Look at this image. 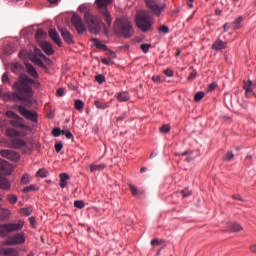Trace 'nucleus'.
Listing matches in <instances>:
<instances>
[{
    "label": "nucleus",
    "instance_id": "obj_63",
    "mask_svg": "<svg viewBox=\"0 0 256 256\" xmlns=\"http://www.w3.org/2000/svg\"><path fill=\"white\" fill-rule=\"evenodd\" d=\"M187 5L190 9H193V0H187Z\"/></svg>",
    "mask_w": 256,
    "mask_h": 256
},
{
    "label": "nucleus",
    "instance_id": "obj_47",
    "mask_svg": "<svg viewBox=\"0 0 256 256\" xmlns=\"http://www.w3.org/2000/svg\"><path fill=\"white\" fill-rule=\"evenodd\" d=\"M104 51H106V55H107L110 59H115V57H116L115 52H113V51L110 50L109 48H107V50H104Z\"/></svg>",
    "mask_w": 256,
    "mask_h": 256
},
{
    "label": "nucleus",
    "instance_id": "obj_35",
    "mask_svg": "<svg viewBox=\"0 0 256 256\" xmlns=\"http://www.w3.org/2000/svg\"><path fill=\"white\" fill-rule=\"evenodd\" d=\"M0 253H4V255H13V253H15V249H13V248L1 249L0 248Z\"/></svg>",
    "mask_w": 256,
    "mask_h": 256
},
{
    "label": "nucleus",
    "instance_id": "obj_2",
    "mask_svg": "<svg viewBox=\"0 0 256 256\" xmlns=\"http://www.w3.org/2000/svg\"><path fill=\"white\" fill-rule=\"evenodd\" d=\"M135 23L142 33H147V31H151L154 20L149 11L139 10L136 12Z\"/></svg>",
    "mask_w": 256,
    "mask_h": 256
},
{
    "label": "nucleus",
    "instance_id": "obj_25",
    "mask_svg": "<svg viewBox=\"0 0 256 256\" xmlns=\"http://www.w3.org/2000/svg\"><path fill=\"white\" fill-rule=\"evenodd\" d=\"M105 167H107V165H105L104 163L92 164V165H90V171H91V173H95V171H103V169H105Z\"/></svg>",
    "mask_w": 256,
    "mask_h": 256
},
{
    "label": "nucleus",
    "instance_id": "obj_32",
    "mask_svg": "<svg viewBox=\"0 0 256 256\" xmlns=\"http://www.w3.org/2000/svg\"><path fill=\"white\" fill-rule=\"evenodd\" d=\"M20 213L22 215H25L26 217H29V215H31V213H33V209L32 208H22V209H20Z\"/></svg>",
    "mask_w": 256,
    "mask_h": 256
},
{
    "label": "nucleus",
    "instance_id": "obj_15",
    "mask_svg": "<svg viewBox=\"0 0 256 256\" xmlns=\"http://www.w3.org/2000/svg\"><path fill=\"white\" fill-rule=\"evenodd\" d=\"M48 35L50 39H52V41L58 45V47H61V37L59 36V33H57V30L50 29Z\"/></svg>",
    "mask_w": 256,
    "mask_h": 256
},
{
    "label": "nucleus",
    "instance_id": "obj_22",
    "mask_svg": "<svg viewBox=\"0 0 256 256\" xmlns=\"http://www.w3.org/2000/svg\"><path fill=\"white\" fill-rule=\"evenodd\" d=\"M59 177H60L59 185H60L61 189H65V187H67V181H69V179H70L69 174L61 173L59 175Z\"/></svg>",
    "mask_w": 256,
    "mask_h": 256
},
{
    "label": "nucleus",
    "instance_id": "obj_13",
    "mask_svg": "<svg viewBox=\"0 0 256 256\" xmlns=\"http://www.w3.org/2000/svg\"><path fill=\"white\" fill-rule=\"evenodd\" d=\"M12 171L13 168L11 167V164L3 159H0V173L2 175H11Z\"/></svg>",
    "mask_w": 256,
    "mask_h": 256
},
{
    "label": "nucleus",
    "instance_id": "obj_39",
    "mask_svg": "<svg viewBox=\"0 0 256 256\" xmlns=\"http://www.w3.org/2000/svg\"><path fill=\"white\" fill-rule=\"evenodd\" d=\"M140 49L143 53H149V49H151V44H142L140 45Z\"/></svg>",
    "mask_w": 256,
    "mask_h": 256
},
{
    "label": "nucleus",
    "instance_id": "obj_37",
    "mask_svg": "<svg viewBox=\"0 0 256 256\" xmlns=\"http://www.w3.org/2000/svg\"><path fill=\"white\" fill-rule=\"evenodd\" d=\"M171 131L170 124H164L161 126V133H169Z\"/></svg>",
    "mask_w": 256,
    "mask_h": 256
},
{
    "label": "nucleus",
    "instance_id": "obj_54",
    "mask_svg": "<svg viewBox=\"0 0 256 256\" xmlns=\"http://www.w3.org/2000/svg\"><path fill=\"white\" fill-rule=\"evenodd\" d=\"M34 53L35 55H38V57H45V54H43V52L39 48H35Z\"/></svg>",
    "mask_w": 256,
    "mask_h": 256
},
{
    "label": "nucleus",
    "instance_id": "obj_28",
    "mask_svg": "<svg viewBox=\"0 0 256 256\" xmlns=\"http://www.w3.org/2000/svg\"><path fill=\"white\" fill-rule=\"evenodd\" d=\"M34 63L38 65V67H41V69H44V71H49V68L46 67V65L41 61L40 58L35 57L33 59Z\"/></svg>",
    "mask_w": 256,
    "mask_h": 256
},
{
    "label": "nucleus",
    "instance_id": "obj_14",
    "mask_svg": "<svg viewBox=\"0 0 256 256\" xmlns=\"http://www.w3.org/2000/svg\"><path fill=\"white\" fill-rule=\"evenodd\" d=\"M59 31L65 41V43H68V45L73 44V35H71V32L67 30V28H59Z\"/></svg>",
    "mask_w": 256,
    "mask_h": 256
},
{
    "label": "nucleus",
    "instance_id": "obj_44",
    "mask_svg": "<svg viewBox=\"0 0 256 256\" xmlns=\"http://www.w3.org/2000/svg\"><path fill=\"white\" fill-rule=\"evenodd\" d=\"M62 135H65L66 139H73V133L69 130H62Z\"/></svg>",
    "mask_w": 256,
    "mask_h": 256
},
{
    "label": "nucleus",
    "instance_id": "obj_19",
    "mask_svg": "<svg viewBox=\"0 0 256 256\" xmlns=\"http://www.w3.org/2000/svg\"><path fill=\"white\" fill-rule=\"evenodd\" d=\"M25 67L30 77H32L33 79H39V74L37 73V70L33 65H31L30 63H25Z\"/></svg>",
    "mask_w": 256,
    "mask_h": 256
},
{
    "label": "nucleus",
    "instance_id": "obj_36",
    "mask_svg": "<svg viewBox=\"0 0 256 256\" xmlns=\"http://www.w3.org/2000/svg\"><path fill=\"white\" fill-rule=\"evenodd\" d=\"M205 97V92H197L194 96V101L199 102Z\"/></svg>",
    "mask_w": 256,
    "mask_h": 256
},
{
    "label": "nucleus",
    "instance_id": "obj_1",
    "mask_svg": "<svg viewBox=\"0 0 256 256\" xmlns=\"http://www.w3.org/2000/svg\"><path fill=\"white\" fill-rule=\"evenodd\" d=\"M35 81L26 74L19 76V81L14 82L12 88L14 92H6L3 95L4 101H22L26 106L33 105V88L29 85H33Z\"/></svg>",
    "mask_w": 256,
    "mask_h": 256
},
{
    "label": "nucleus",
    "instance_id": "obj_21",
    "mask_svg": "<svg viewBox=\"0 0 256 256\" xmlns=\"http://www.w3.org/2000/svg\"><path fill=\"white\" fill-rule=\"evenodd\" d=\"M41 47L46 55H53V53H55V50H53V46H51L49 42H42Z\"/></svg>",
    "mask_w": 256,
    "mask_h": 256
},
{
    "label": "nucleus",
    "instance_id": "obj_33",
    "mask_svg": "<svg viewBox=\"0 0 256 256\" xmlns=\"http://www.w3.org/2000/svg\"><path fill=\"white\" fill-rule=\"evenodd\" d=\"M74 105H75V109H77V111H81L83 109V107H85V103H83V101H81V100H76Z\"/></svg>",
    "mask_w": 256,
    "mask_h": 256
},
{
    "label": "nucleus",
    "instance_id": "obj_5",
    "mask_svg": "<svg viewBox=\"0 0 256 256\" xmlns=\"http://www.w3.org/2000/svg\"><path fill=\"white\" fill-rule=\"evenodd\" d=\"M7 137H13L8 141V147H11L12 149H21L22 147H25L27 145V142L25 140L19 138V131L13 128H8L6 130Z\"/></svg>",
    "mask_w": 256,
    "mask_h": 256
},
{
    "label": "nucleus",
    "instance_id": "obj_10",
    "mask_svg": "<svg viewBox=\"0 0 256 256\" xmlns=\"http://www.w3.org/2000/svg\"><path fill=\"white\" fill-rule=\"evenodd\" d=\"M25 243V233L20 232L10 236L6 240V245H23Z\"/></svg>",
    "mask_w": 256,
    "mask_h": 256
},
{
    "label": "nucleus",
    "instance_id": "obj_8",
    "mask_svg": "<svg viewBox=\"0 0 256 256\" xmlns=\"http://www.w3.org/2000/svg\"><path fill=\"white\" fill-rule=\"evenodd\" d=\"M71 23H72L73 27H75L78 35H83V33H85V31H87V28L85 27V24L83 23V19H81L79 15L74 14L71 17Z\"/></svg>",
    "mask_w": 256,
    "mask_h": 256
},
{
    "label": "nucleus",
    "instance_id": "obj_29",
    "mask_svg": "<svg viewBox=\"0 0 256 256\" xmlns=\"http://www.w3.org/2000/svg\"><path fill=\"white\" fill-rule=\"evenodd\" d=\"M44 37H47L45 31L43 29H38L35 34V38L37 39V41H39V39H44Z\"/></svg>",
    "mask_w": 256,
    "mask_h": 256
},
{
    "label": "nucleus",
    "instance_id": "obj_45",
    "mask_svg": "<svg viewBox=\"0 0 256 256\" xmlns=\"http://www.w3.org/2000/svg\"><path fill=\"white\" fill-rule=\"evenodd\" d=\"M95 79L97 81V83H105V76L103 74H99L97 76H95Z\"/></svg>",
    "mask_w": 256,
    "mask_h": 256
},
{
    "label": "nucleus",
    "instance_id": "obj_7",
    "mask_svg": "<svg viewBox=\"0 0 256 256\" xmlns=\"http://www.w3.org/2000/svg\"><path fill=\"white\" fill-rule=\"evenodd\" d=\"M23 225H25V221L19 220L17 223H9L0 225V235H7L9 233H13V231H21L23 229Z\"/></svg>",
    "mask_w": 256,
    "mask_h": 256
},
{
    "label": "nucleus",
    "instance_id": "obj_50",
    "mask_svg": "<svg viewBox=\"0 0 256 256\" xmlns=\"http://www.w3.org/2000/svg\"><path fill=\"white\" fill-rule=\"evenodd\" d=\"M164 75L166 77H173L174 73L173 71L171 70V68H167L166 70H164Z\"/></svg>",
    "mask_w": 256,
    "mask_h": 256
},
{
    "label": "nucleus",
    "instance_id": "obj_56",
    "mask_svg": "<svg viewBox=\"0 0 256 256\" xmlns=\"http://www.w3.org/2000/svg\"><path fill=\"white\" fill-rule=\"evenodd\" d=\"M183 197H189L191 195V190L185 189L181 191Z\"/></svg>",
    "mask_w": 256,
    "mask_h": 256
},
{
    "label": "nucleus",
    "instance_id": "obj_26",
    "mask_svg": "<svg viewBox=\"0 0 256 256\" xmlns=\"http://www.w3.org/2000/svg\"><path fill=\"white\" fill-rule=\"evenodd\" d=\"M94 105L97 109H102V110L109 109V103L108 102H101L99 100H96L94 102Z\"/></svg>",
    "mask_w": 256,
    "mask_h": 256
},
{
    "label": "nucleus",
    "instance_id": "obj_18",
    "mask_svg": "<svg viewBox=\"0 0 256 256\" xmlns=\"http://www.w3.org/2000/svg\"><path fill=\"white\" fill-rule=\"evenodd\" d=\"M212 49L214 51H221L223 49H227V42L221 40V39H217L213 45H212Z\"/></svg>",
    "mask_w": 256,
    "mask_h": 256
},
{
    "label": "nucleus",
    "instance_id": "obj_61",
    "mask_svg": "<svg viewBox=\"0 0 256 256\" xmlns=\"http://www.w3.org/2000/svg\"><path fill=\"white\" fill-rule=\"evenodd\" d=\"M43 59L47 65H53V61L51 59L47 58L46 56H44Z\"/></svg>",
    "mask_w": 256,
    "mask_h": 256
},
{
    "label": "nucleus",
    "instance_id": "obj_38",
    "mask_svg": "<svg viewBox=\"0 0 256 256\" xmlns=\"http://www.w3.org/2000/svg\"><path fill=\"white\" fill-rule=\"evenodd\" d=\"M0 201H3L2 196H0ZM3 215H9V210L0 208V219H3Z\"/></svg>",
    "mask_w": 256,
    "mask_h": 256
},
{
    "label": "nucleus",
    "instance_id": "obj_51",
    "mask_svg": "<svg viewBox=\"0 0 256 256\" xmlns=\"http://www.w3.org/2000/svg\"><path fill=\"white\" fill-rule=\"evenodd\" d=\"M56 95L58 97H63L65 95V89L64 88H58L56 91Z\"/></svg>",
    "mask_w": 256,
    "mask_h": 256
},
{
    "label": "nucleus",
    "instance_id": "obj_57",
    "mask_svg": "<svg viewBox=\"0 0 256 256\" xmlns=\"http://www.w3.org/2000/svg\"><path fill=\"white\" fill-rule=\"evenodd\" d=\"M161 33H169V27L166 25H161Z\"/></svg>",
    "mask_w": 256,
    "mask_h": 256
},
{
    "label": "nucleus",
    "instance_id": "obj_42",
    "mask_svg": "<svg viewBox=\"0 0 256 256\" xmlns=\"http://www.w3.org/2000/svg\"><path fill=\"white\" fill-rule=\"evenodd\" d=\"M6 117H10L11 119H19V115H17L13 111H7L6 112Z\"/></svg>",
    "mask_w": 256,
    "mask_h": 256
},
{
    "label": "nucleus",
    "instance_id": "obj_12",
    "mask_svg": "<svg viewBox=\"0 0 256 256\" xmlns=\"http://www.w3.org/2000/svg\"><path fill=\"white\" fill-rule=\"evenodd\" d=\"M0 155L5 159H9L10 161H19L20 159L19 153L13 150H1Z\"/></svg>",
    "mask_w": 256,
    "mask_h": 256
},
{
    "label": "nucleus",
    "instance_id": "obj_58",
    "mask_svg": "<svg viewBox=\"0 0 256 256\" xmlns=\"http://www.w3.org/2000/svg\"><path fill=\"white\" fill-rule=\"evenodd\" d=\"M101 63H103V65H111V58L110 59L102 58Z\"/></svg>",
    "mask_w": 256,
    "mask_h": 256
},
{
    "label": "nucleus",
    "instance_id": "obj_20",
    "mask_svg": "<svg viewBox=\"0 0 256 256\" xmlns=\"http://www.w3.org/2000/svg\"><path fill=\"white\" fill-rule=\"evenodd\" d=\"M0 189L3 191H9L11 189V182L3 176H0Z\"/></svg>",
    "mask_w": 256,
    "mask_h": 256
},
{
    "label": "nucleus",
    "instance_id": "obj_9",
    "mask_svg": "<svg viewBox=\"0 0 256 256\" xmlns=\"http://www.w3.org/2000/svg\"><path fill=\"white\" fill-rule=\"evenodd\" d=\"M17 110L19 111L22 117L28 119V121H32V123H37V112H31V110H27L24 106H17Z\"/></svg>",
    "mask_w": 256,
    "mask_h": 256
},
{
    "label": "nucleus",
    "instance_id": "obj_30",
    "mask_svg": "<svg viewBox=\"0 0 256 256\" xmlns=\"http://www.w3.org/2000/svg\"><path fill=\"white\" fill-rule=\"evenodd\" d=\"M17 195L10 194L7 196V201L10 203V205H15L17 203Z\"/></svg>",
    "mask_w": 256,
    "mask_h": 256
},
{
    "label": "nucleus",
    "instance_id": "obj_17",
    "mask_svg": "<svg viewBox=\"0 0 256 256\" xmlns=\"http://www.w3.org/2000/svg\"><path fill=\"white\" fill-rule=\"evenodd\" d=\"M255 87H256L255 82H253L251 80L244 82V89H245L246 97H249V95H251V93H253V89H255Z\"/></svg>",
    "mask_w": 256,
    "mask_h": 256
},
{
    "label": "nucleus",
    "instance_id": "obj_23",
    "mask_svg": "<svg viewBox=\"0 0 256 256\" xmlns=\"http://www.w3.org/2000/svg\"><path fill=\"white\" fill-rule=\"evenodd\" d=\"M227 231H234V232L243 231V227L240 226L239 223L230 222V223H228V229H227Z\"/></svg>",
    "mask_w": 256,
    "mask_h": 256
},
{
    "label": "nucleus",
    "instance_id": "obj_60",
    "mask_svg": "<svg viewBox=\"0 0 256 256\" xmlns=\"http://www.w3.org/2000/svg\"><path fill=\"white\" fill-rule=\"evenodd\" d=\"M2 81H3V83H7V81H9V75H7V73L3 74Z\"/></svg>",
    "mask_w": 256,
    "mask_h": 256
},
{
    "label": "nucleus",
    "instance_id": "obj_52",
    "mask_svg": "<svg viewBox=\"0 0 256 256\" xmlns=\"http://www.w3.org/2000/svg\"><path fill=\"white\" fill-rule=\"evenodd\" d=\"M19 69H23V66H22L20 63H15V64L13 65L12 71H13V72L19 71Z\"/></svg>",
    "mask_w": 256,
    "mask_h": 256
},
{
    "label": "nucleus",
    "instance_id": "obj_59",
    "mask_svg": "<svg viewBox=\"0 0 256 256\" xmlns=\"http://www.w3.org/2000/svg\"><path fill=\"white\" fill-rule=\"evenodd\" d=\"M223 27L225 32L229 31V29H233V26L231 23H225Z\"/></svg>",
    "mask_w": 256,
    "mask_h": 256
},
{
    "label": "nucleus",
    "instance_id": "obj_48",
    "mask_svg": "<svg viewBox=\"0 0 256 256\" xmlns=\"http://www.w3.org/2000/svg\"><path fill=\"white\" fill-rule=\"evenodd\" d=\"M61 133H63V131H61V128H54L52 130V135H54V137H59Z\"/></svg>",
    "mask_w": 256,
    "mask_h": 256
},
{
    "label": "nucleus",
    "instance_id": "obj_55",
    "mask_svg": "<svg viewBox=\"0 0 256 256\" xmlns=\"http://www.w3.org/2000/svg\"><path fill=\"white\" fill-rule=\"evenodd\" d=\"M29 222H30L31 227L35 228V226L37 225V221L35 220V217H33V216H31L29 218Z\"/></svg>",
    "mask_w": 256,
    "mask_h": 256
},
{
    "label": "nucleus",
    "instance_id": "obj_3",
    "mask_svg": "<svg viewBox=\"0 0 256 256\" xmlns=\"http://www.w3.org/2000/svg\"><path fill=\"white\" fill-rule=\"evenodd\" d=\"M84 20L88 26V31H90L94 35L101 33V29H103V27L105 29V33H109L107 29H109L111 26H108V25L105 26L103 21H101V18H99L98 16H94L89 12H85Z\"/></svg>",
    "mask_w": 256,
    "mask_h": 256
},
{
    "label": "nucleus",
    "instance_id": "obj_64",
    "mask_svg": "<svg viewBox=\"0 0 256 256\" xmlns=\"http://www.w3.org/2000/svg\"><path fill=\"white\" fill-rule=\"evenodd\" d=\"M250 251H252V253H256V244L250 247Z\"/></svg>",
    "mask_w": 256,
    "mask_h": 256
},
{
    "label": "nucleus",
    "instance_id": "obj_53",
    "mask_svg": "<svg viewBox=\"0 0 256 256\" xmlns=\"http://www.w3.org/2000/svg\"><path fill=\"white\" fill-rule=\"evenodd\" d=\"M21 183H23L24 185H27V183H29V175H23L22 179H21Z\"/></svg>",
    "mask_w": 256,
    "mask_h": 256
},
{
    "label": "nucleus",
    "instance_id": "obj_4",
    "mask_svg": "<svg viewBox=\"0 0 256 256\" xmlns=\"http://www.w3.org/2000/svg\"><path fill=\"white\" fill-rule=\"evenodd\" d=\"M115 29L117 33H120L126 39L133 37V26L131 25V21H129L126 17L118 18L115 22Z\"/></svg>",
    "mask_w": 256,
    "mask_h": 256
},
{
    "label": "nucleus",
    "instance_id": "obj_43",
    "mask_svg": "<svg viewBox=\"0 0 256 256\" xmlns=\"http://www.w3.org/2000/svg\"><path fill=\"white\" fill-rule=\"evenodd\" d=\"M235 157V154H233L231 151L227 152L224 161H232V159Z\"/></svg>",
    "mask_w": 256,
    "mask_h": 256
},
{
    "label": "nucleus",
    "instance_id": "obj_34",
    "mask_svg": "<svg viewBox=\"0 0 256 256\" xmlns=\"http://www.w3.org/2000/svg\"><path fill=\"white\" fill-rule=\"evenodd\" d=\"M74 207H76V209H83L85 207V202L83 200H76L74 201Z\"/></svg>",
    "mask_w": 256,
    "mask_h": 256
},
{
    "label": "nucleus",
    "instance_id": "obj_46",
    "mask_svg": "<svg viewBox=\"0 0 256 256\" xmlns=\"http://www.w3.org/2000/svg\"><path fill=\"white\" fill-rule=\"evenodd\" d=\"M36 189H37V187L35 185H30L23 189V193H29L31 191H35Z\"/></svg>",
    "mask_w": 256,
    "mask_h": 256
},
{
    "label": "nucleus",
    "instance_id": "obj_11",
    "mask_svg": "<svg viewBox=\"0 0 256 256\" xmlns=\"http://www.w3.org/2000/svg\"><path fill=\"white\" fill-rule=\"evenodd\" d=\"M146 7L151 11V13H154V15H161V7L159 6V3L155 0H145Z\"/></svg>",
    "mask_w": 256,
    "mask_h": 256
},
{
    "label": "nucleus",
    "instance_id": "obj_31",
    "mask_svg": "<svg viewBox=\"0 0 256 256\" xmlns=\"http://www.w3.org/2000/svg\"><path fill=\"white\" fill-rule=\"evenodd\" d=\"M49 175V172L45 169H40L36 172V177H42L45 178Z\"/></svg>",
    "mask_w": 256,
    "mask_h": 256
},
{
    "label": "nucleus",
    "instance_id": "obj_24",
    "mask_svg": "<svg viewBox=\"0 0 256 256\" xmlns=\"http://www.w3.org/2000/svg\"><path fill=\"white\" fill-rule=\"evenodd\" d=\"M91 41L96 46V49H101L102 51H107V45L101 43V41H99V39L92 38Z\"/></svg>",
    "mask_w": 256,
    "mask_h": 256
},
{
    "label": "nucleus",
    "instance_id": "obj_62",
    "mask_svg": "<svg viewBox=\"0 0 256 256\" xmlns=\"http://www.w3.org/2000/svg\"><path fill=\"white\" fill-rule=\"evenodd\" d=\"M151 245L154 247V245H159V239H154L151 241Z\"/></svg>",
    "mask_w": 256,
    "mask_h": 256
},
{
    "label": "nucleus",
    "instance_id": "obj_40",
    "mask_svg": "<svg viewBox=\"0 0 256 256\" xmlns=\"http://www.w3.org/2000/svg\"><path fill=\"white\" fill-rule=\"evenodd\" d=\"M129 189H130L133 197H137L139 195V190H137V187L130 185Z\"/></svg>",
    "mask_w": 256,
    "mask_h": 256
},
{
    "label": "nucleus",
    "instance_id": "obj_16",
    "mask_svg": "<svg viewBox=\"0 0 256 256\" xmlns=\"http://www.w3.org/2000/svg\"><path fill=\"white\" fill-rule=\"evenodd\" d=\"M116 98L120 103H127L131 99V94L127 91L118 92Z\"/></svg>",
    "mask_w": 256,
    "mask_h": 256
},
{
    "label": "nucleus",
    "instance_id": "obj_49",
    "mask_svg": "<svg viewBox=\"0 0 256 256\" xmlns=\"http://www.w3.org/2000/svg\"><path fill=\"white\" fill-rule=\"evenodd\" d=\"M61 149H63V143L58 142L55 144V151L56 153H61Z\"/></svg>",
    "mask_w": 256,
    "mask_h": 256
},
{
    "label": "nucleus",
    "instance_id": "obj_27",
    "mask_svg": "<svg viewBox=\"0 0 256 256\" xmlns=\"http://www.w3.org/2000/svg\"><path fill=\"white\" fill-rule=\"evenodd\" d=\"M241 23H243V17L240 16L234 22L231 23L232 29H241Z\"/></svg>",
    "mask_w": 256,
    "mask_h": 256
},
{
    "label": "nucleus",
    "instance_id": "obj_41",
    "mask_svg": "<svg viewBox=\"0 0 256 256\" xmlns=\"http://www.w3.org/2000/svg\"><path fill=\"white\" fill-rule=\"evenodd\" d=\"M197 78V70H193L190 75L188 76V81H195V79Z\"/></svg>",
    "mask_w": 256,
    "mask_h": 256
},
{
    "label": "nucleus",
    "instance_id": "obj_6",
    "mask_svg": "<svg viewBox=\"0 0 256 256\" xmlns=\"http://www.w3.org/2000/svg\"><path fill=\"white\" fill-rule=\"evenodd\" d=\"M97 9L99 13L103 16L104 20L107 23L108 27H111V23H113V18L111 17V13L107 10V7L113 3V0H96Z\"/></svg>",
    "mask_w": 256,
    "mask_h": 256
}]
</instances>
